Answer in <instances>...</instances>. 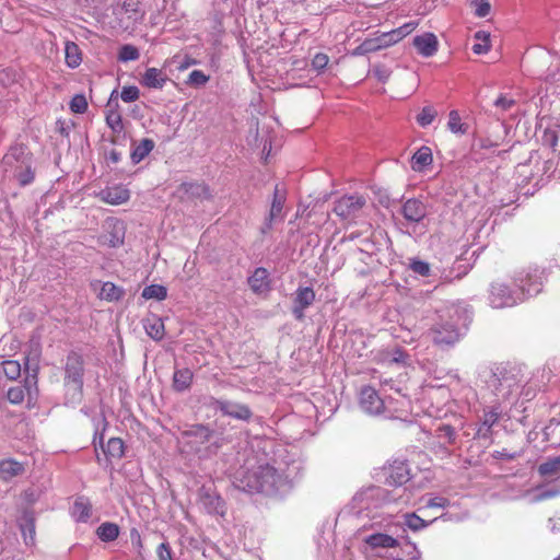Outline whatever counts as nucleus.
<instances>
[{"instance_id": "obj_27", "label": "nucleus", "mask_w": 560, "mask_h": 560, "mask_svg": "<svg viewBox=\"0 0 560 560\" xmlns=\"http://www.w3.org/2000/svg\"><path fill=\"white\" fill-rule=\"evenodd\" d=\"M178 192L182 197L187 196L191 198H208L210 197L209 188L200 183H183Z\"/></svg>"}, {"instance_id": "obj_8", "label": "nucleus", "mask_w": 560, "mask_h": 560, "mask_svg": "<svg viewBox=\"0 0 560 560\" xmlns=\"http://www.w3.org/2000/svg\"><path fill=\"white\" fill-rule=\"evenodd\" d=\"M489 301L494 308L511 307L521 303L522 296L517 290L512 291L502 282H493L490 287Z\"/></svg>"}, {"instance_id": "obj_37", "label": "nucleus", "mask_w": 560, "mask_h": 560, "mask_svg": "<svg viewBox=\"0 0 560 560\" xmlns=\"http://www.w3.org/2000/svg\"><path fill=\"white\" fill-rule=\"evenodd\" d=\"M474 38L476 43L471 49L476 55H483L490 50V35L485 31H478L475 33Z\"/></svg>"}, {"instance_id": "obj_12", "label": "nucleus", "mask_w": 560, "mask_h": 560, "mask_svg": "<svg viewBox=\"0 0 560 560\" xmlns=\"http://www.w3.org/2000/svg\"><path fill=\"white\" fill-rule=\"evenodd\" d=\"M211 407L221 411L222 415L237 420L248 421L253 416L248 406L234 401L212 399Z\"/></svg>"}, {"instance_id": "obj_20", "label": "nucleus", "mask_w": 560, "mask_h": 560, "mask_svg": "<svg viewBox=\"0 0 560 560\" xmlns=\"http://www.w3.org/2000/svg\"><path fill=\"white\" fill-rule=\"evenodd\" d=\"M413 46L423 57H432L439 49V40L433 33H424L413 38Z\"/></svg>"}, {"instance_id": "obj_50", "label": "nucleus", "mask_w": 560, "mask_h": 560, "mask_svg": "<svg viewBox=\"0 0 560 560\" xmlns=\"http://www.w3.org/2000/svg\"><path fill=\"white\" fill-rule=\"evenodd\" d=\"M70 109L77 114H83L88 109V102L84 95L77 94L70 101Z\"/></svg>"}, {"instance_id": "obj_46", "label": "nucleus", "mask_w": 560, "mask_h": 560, "mask_svg": "<svg viewBox=\"0 0 560 560\" xmlns=\"http://www.w3.org/2000/svg\"><path fill=\"white\" fill-rule=\"evenodd\" d=\"M106 124L114 132H120L124 129L121 115L116 109L107 112Z\"/></svg>"}, {"instance_id": "obj_29", "label": "nucleus", "mask_w": 560, "mask_h": 560, "mask_svg": "<svg viewBox=\"0 0 560 560\" xmlns=\"http://www.w3.org/2000/svg\"><path fill=\"white\" fill-rule=\"evenodd\" d=\"M194 374L192 372L185 369H177L173 375V387L176 392H184L188 389L191 385Z\"/></svg>"}, {"instance_id": "obj_30", "label": "nucleus", "mask_w": 560, "mask_h": 560, "mask_svg": "<svg viewBox=\"0 0 560 560\" xmlns=\"http://www.w3.org/2000/svg\"><path fill=\"white\" fill-rule=\"evenodd\" d=\"M433 161L432 152L428 147H421L412 156L411 167L416 172H421Z\"/></svg>"}, {"instance_id": "obj_9", "label": "nucleus", "mask_w": 560, "mask_h": 560, "mask_svg": "<svg viewBox=\"0 0 560 560\" xmlns=\"http://www.w3.org/2000/svg\"><path fill=\"white\" fill-rule=\"evenodd\" d=\"M365 203L366 199L362 195L342 196L335 202L334 212L341 219H351L361 211Z\"/></svg>"}, {"instance_id": "obj_16", "label": "nucleus", "mask_w": 560, "mask_h": 560, "mask_svg": "<svg viewBox=\"0 0 560 560\" xmlns=\"http://www.w3.org/2000/svg\"><path fill=\"white\" fill-rule=\"evenodd\" d=\"M360 406L365 412L370 415H380L384 411L385 408L384 400L371 386H365L361 389Z\"/></svg>"}, {"instance_id": "obj_56", "label": "nucleus", "mask_w": 560, "mask_h": 560, "mask_svg": "<svg viewBox=\"0 0 560 560\" xmlns=\"http://www.w3.org/2000/svg\"><path fill=\"white\" fill-rule=\"evenodd\" d=\"M159 560H173L172 549L168 542H162L156 549Z\"/></svg>"}, {"instance_id": "obj_64", "label": "nucleus", "mask_w": 560, "mask_h": 560, "mask_svg": "<svg viewBox=\"0 0 560 560\" xmlns=\"http://www.w3.org/2000/svg\"><path fill=\"white\" fill-rule=\"evenodd\" d=\"M373 39L376 42L377 50H381V49H384V48H387V47L390 46L388 40H386V38H384L383 34L377 36V37H375V38H373Z\"/></svg>"}, {"instance_id": "obj_34", "label": "nucleus", "mask_w": 560, "mask_h": 560, "mask_svg": "<svg viewBox=\"0 0 560 560\" xmlns=\"http://www.w3.org/2000/svg\"><path fill=\"white\" fill-rule=\"evenodd\" d=\"M144 329L154 340H161L165 334L163 320L155 316L144 322Z\"/></svg>"}, {"instance_id": "obj_28", "label": "nucleus", "mask_w": 560, "mask_h": 560, "mask_svg": "<svg viewBox=\"0 0 560 560\" xmlns=\"http://www.w3.org/2000/svg\"><path fill=\"white\" fill-rule=\"evenodd\" d=\"M112 225V231L101 236L102 244L109 247H118L124 243V226L119 222H115Z\"/></svg>"}, {"instance_id": "obj_3", "label": "nucleus", "mask_w": 560, "mask_h": 560, "mask_svg": "<svg viewBox=\"0 0 560 560\" xmlns=\"http://www.w3.org/2000/svg\"><path fill=\"white\" fill-rule=\"evenodd\" d=\"M458 317V310L454 305L439 310L434 324L427 332L429 340L441 349L453 347L462 337L457 326Z\"/></svg>"}, {"instance_id": "obj_59", "label": "nucleus", "mask_w": 560, "mask_h": 560, "mask_svg": "<svg viewBox=\"0 0 560 560\" xmlns=\"http://www.w3.org/2000/svg\"><path fill=\"white\" fill-rule=\"evenodd\" d=\"M15 81V73L11 69L0 70V83L4 86L10 85Z\"/></svg>"}, {"instance_id": "obj_49", "label": "nucleus", "mask_w": 560, "mask_h": 560, "mask_svg": "<svg viewBox=\"0 0 560 560\" xmlns=\"http://www.w3.org/2000/svg\"><path fill=\"white\" fill-rule=\"evenodd\" d=\"M404 525L412 530H419V529L424 528L428 525V523L424 522L421 517H419L415 513H412V514L405 515Z\"/></svg>"}, {"instance_id": "obj_2", "label": "nucleus", "mask_w": 560, "mask_h": 560, "mask_svg": "<svg viewBox=\"0 0 560 560\" xmlns=\"http://www.w3.org/2000/svg\"><path fill=\"white\" fill-rule=\"evenodd\" d=\"M406 529L399 523H389L385 526L383 532H374L364 537V544L371 550H388V549H408L407 555L411 560L420 559V551L416 544L409 541L405 536Z\"/></svg>"}, {"instance_id": "obj_38", "label": "nucleus", "mask_w": 560, "mask_h": 560, "mask_svg": "<svg viewBox=\"0 0 560 560\" xmlns=\"http://www.w3.org/2000/svg\"><path fill=\"white\" fill-rule=\"evenodd\" d=\"M284 201H285L284 192H282L277 185L275 188L273 199H272L271 207H270L269 222H272L275 219L280 217L282 209H283Z\"/></svg>"}, {"instance_id": "obj_6", "label": "nucleus", "mask_w": 560, "mask_h": 560, "mask_svg": "<svg viewBox=\"0 0 560 560\" xmlns=\"http://www.w3.org/2000/svg\"><path fill=\"white\" fill-rule=\"evenodd\" d=\"M396 498L390 491L385 488L373 486L358 492L353 502L361 510H373L383 508L390 502H394Z\"/></svg>"}, {"instance_id": "obj_7", "label": "nucleus", "mask_w": 560, "mask_h": 560, "mask_svg": "<svg viewBox=\"0 0 560 560\" xmlns=\"http://www.w3.org/2000/svg\"><path fill=\"white\" fill-rule=\"evenodd\" d=\"M515 283L518 288L517 293L521 294L523 302L527 296H534L541 291V272L538 268L529 269L527 271L523 270L517 273Z\"/></svg>"}, {"instance_id": "obj_54", "label": "nucleus", "mask_w": 560, "mask_h": 560, "mask_svg": "<svg viewBox=\"0 0 560 560\" xmlns=\"http://www.w3.org/2000/svg\"><path fill=\"white\" fill-rule=\"evenodd\" d=\"M329 57L326 54L318 52L312 59V67L317 72H322L328 65Z\"/></svg>"}, {"instance_id": "obj_43", "label": "nucleus", "mask_w": 560, "mask_h": 560, "mask_svg": "<svg viewBox=\"0 0 560 560\" xmlns=\"http://www.w3.org/2000/svg\"><path fill=\"white\" fill-rule=\"evenodd\" d=\"M140 57L139 49L131 45V44H125L122 45L118 50V60L120 62H128V61H135L138 60Z\"/></svg>"}, {"instance_id": "obj_21", "label": "nucleus", "mask_w": 560, "mask_h": 560, "mask_svg": "<svg viewBox=\"0 0 560 560\" xmlns=\"http://www.w3.org/2000/svg\"><path fill=\"white\" fill-rule=\"evenodd\" d=\"M24 472V464L16 459L4 458L0 460V479L2 481H11L13 478L22 476Z\"/></svg>"}, {"instance_id": "obj_5", "label": "nucleus", "mask_w": 560, "mask_h": 560, "mask_svg": "<svg viewBox=\"0 0 560 560\" xmlns=\"http://www.w3.org/2000/svg\"><path fill=\"white\" fill-rule=\"evenodd\" d=\"M1 165L4 173H10L11 168L15 167L13 176L18 179L21 186H26L33 183L35 176L24 148H12L3 156Z\"/></svg>"}, {"instance_id": "obj_41", "label": "nucleus", "mask_w": 560, "mask_h": 560, "mask_svg": "<svg viewBox=\"0 0 560 560\" xmlns=\"http://www.w3.org/2000/svg\"><path fill=\"white\" fill-rule=\"evenodd\" d=\"M142 298L144 300H156V301H163L167 296V290L164 285L161 284H151L143 289L142 291Z\"/></svg>"}, {"instance_id": "obj_25", "label": "nucleus", "mask_w": 560, "mask_h": 560, "mask_svg": "<svg viewBox=\"0 0 560 560\" xmlns=\"http://www.w3.org/2000/svg\"><path fill=\"white\" fill-rule=\"evenodd\" d=\"M71 515L75 522H88L92 516V504L90 500L85 497L77 498L71 508Z\"/></svg>"}, {"instance_id": "obj_62", "label": "nucleus", "mask_w": 560, "mask_h": 560, "mask_svg": "<svg viewBox=\"0 0 560 560\" xmlns=\"http://www.w3.org/2000/svg\"><path fill=\"white\" fill-rule=\"evenodd\" d=\"M493 457L498 458V459L512 460V459H514L516 457V455L512 454V453H509L506 450H502V451H494L493 452Z\"/></svg>"}, {"instance_id": "obj_1", "label": "nucleus", "mask_w": 560, "mask_h": 560, "mask_svg": "<svg viewBox=\"0 0 560 560\" xmlns=\"http://www.w3.org/2000/svg\"><path fill=\"white\" fill-rule=\"evenodd\" d=\"M301 477V465L292 463L285 469H278L269 464L260 465L245 471L237 479V488L249 493L282 495L288 493Z\"/></svg>"}, {"instance_id": "obj_15", "label": "nucleus", "mask_w": 560, "mask_h": 560, "mask_svg": "<svg viewBox=\"0 0 560 560\" xmlns=\"http://www.w3.org/2000/svg\"><path fill=\"white\" fill-rule=\"evenodd\" d=\"M505 415L500 404H494L490 407L483 408L481 425L477 430V435L482 439L490 438L492 427L495 425Z\"/></svg>"}, {"instance_id": "obj_47", "label": "nucleus", "mask_w": 560, "mask_h": 560, "mask_svg": "<svg viewBox=\"0 0 560 560\" xmlns=\"http://www.w3.org/2000/svg\"><path fill=\"white\" fill-rule=\"evenodd\" d=\"M7 398L11 404L19 405L25 398V386L16 385L10 387L7 392Z\"/></svg>"}, {"instance_id": "obj_32", "label": "nucleus", "mask_w": 560, "mask_h": 560, "mask_svg": "<svg viewBox=\"0 0 560 560\" xmlns=\"http://www.w3.org/2000/svg\"><path fill=\"white\" fill-rule=\"evenodd\" d=\"M417 26V23L409 22L401 25L398 28L392 30L390 32L383 33L384 38L388 40L389 45H395L410 34Z\"/></svg>"}, {"instance_id": "obj_53", "label": "nucleus", "mask_w": 560, "mask_h": 560, "mask_svg": "<svg viewBox=\"0 0 560 560\" xmlns=\"http://www.w3.org/2000/svg\"><path fill=\"white\" fill-rule=\"evenodd\" d=\"M410 269L422 277H428L430 275L431 268L427 261L413 259L410 262Z\"/></svg>"}, {"instance_id": "obj_19", "label": "nucleus", "mask_w": 560, "mask_h": 560, "mask_svg": "<svg viewBox=\"0 0 560 560\" xmlns=\"http://www.w3.org/2000/svg\"><path fill=\"white\" fill-rule=\"evenodd\" d=\"M91 287L93 290H96L100 287L97 298L107 302H117L125 295V290L110 281L101 282L95 280L91 282Z\"/></svg>"}, {"instance_id": "obj_51", "label": "nucleus", "mask_w": 560, "mask_h": 560, "mask_svg": "<svg viewBox=\"0 0 560 560\" xmlns=\"http://www.w3.org/2000/svg\"><path fill=\"white\" fill-rule=\"evenodd\" d=\"M209 75L205 74L201 70H194L188 75L187 84L192 86H202L209 81Z\"/></svg>"}, {"instance_id": "obj_23", "label": "nucleus", "mask_w": 560, "mask_h": 560, "mask_svg": "<svg viewBox=\"0 0 560 560\" xmlns=\"http://www.w3.org/2000/svg\"><path fill=\"white\" fill-rule=\"evenodd\" d=\"M101 199L109 205H121L129 200L130 192L122 186H115L103 189L100 192Z\"/></svg>"}, {"instance_id": "obj_22", "label": "nucleus", "mask_w": 560, "mask_h": 560, "mask_svg": "<svg viewBox=\"0 0 560 560\" xmlns=\"http://www.w3.org/2000/svg\"><path fill=\"white\" fill-rule=\"evenodd\" d=\"M248 284L257 294L267 293L270 290L269 272L265 268H256L248 278Z\"/></svg>"}, {"instance_id": "obj_45", "label": "nucleus", "mask_w": 560, "mask_h": 560, "mask_svg": "<svg viewBox=\"0 0 560 560\" xmlns=\"http://www.w3.org/2000/svg\"><path fill=\"white\" fill-rule=\"evenodd\" d=\"M21 364L15 360H7L2 363V372L9 380H16L21 375Z\"/></svg>"}, {"instance_id": "obj_58", "label": "nucleus", "mask_w": 560, "mask_h": 560, "mask_svg": "<svg viewBox=\"0 0 560 560\" xmlns=\"http://www.w3.org/2000/svg\"><path fill=\"white\" fill-rule=\"evenodd\" d=\"M24 540L26 545L34 542L35 536V525L33 521L27 522L25 526L22 527Z\"/></svg>"}, {"instance_id": "obj_57", "label": "nucleus", "mask_w": 560, "mask_h": 560, "mask_svg": "<svg viewBox=\"0 0 560 560\" xmlns=\"http://www.w3.org/2000/svg\"><path fill=\"white\" fill-rule=\"evenodd\" d=\"M491 11V5L488 0H479L476 2L475 14L479 18H486Z\"/></svg>"}, {"instance_id": "obj_63", "label": "nucleus", "mask_w": 560, "mask_h": 560, "mask_svg": "<svg viewBox=\"0 0 560 560\" xmlns=\"http://www.w3.org/2000/svg\"><path fill=\"white\" fill-rule=\"evenodd\" d=\"M362 45L365 48L366 54L372 52V51H377L376 42L373 38L365 39L362 43Z\"/></svg>"}, {"instance_id": "obj_17", "label": "nucleus", "mask_w": 560, "mask_h": 560, "mask_svg": "<svg viewBox=\"0 0 560 560\" xmlns=\"http://www.w3.org/2000/svg\"><path fill=\"white\" fill-rule=\"evenodd\" d=\"M385 482L389 486L399 487L406 483L410 478L407 464L401 460H395L385 467Z\"/></svg>"}, {"instance_id": "obj_44", "label": "nucleus", "mask_w": 560, "mask_h": 560, "mask_svg": "<svg viewBox=\"0 0 560 560\" xmlns=\"http://www.w3.org/2000/svg\"><path fill=\"white\" fill-rule=\"evenodd\" d=\"M438 115V112L433 106H424L421 112L417 115V122L421 127H428L433 122Z\"/></svg>"}, {"instance_id": "obj_61", "label": "nucleus", "mask_w": 560, "mask_h": 560, "mask_svg": "<svg viewBox=\"0 0 560 560\" xmlns=\"http://www.w3.org/2000/svg\"><path fill=\"white\" fill-rule=\"evenodd\" d=\"M448 504V500L443 497H434L429 499L428 508H445Z\"/></svg>"}, {"instance_id": "obj_11", "label": "nucleus", "mask_w": 560, "mask_h": 560, "mask_svg": "<svg viewBox=\"0 0 560 560\" xmlns=\"http://www.w3.org/2000/svg\"><path fill=\"white\" fill-rule=\"evenodd\" d=\"M315 291L310 287H299L292 301V315L296 320H303L305 317V310L315 302Z\"/></svg>"}, {"instance_id": "obj_31", "label": "nucleus", "mask_w": 560, "mask_h": 560, "mask_svg": "<svg viewBox=\"0 0 560 560\" xmlns=\"http://www.w3.org/2000/svg\"><path fill=\"white\" fill-rule=\"evenodd\" d=\"M66 63L69 68L75 69L82 62L81 49L74 42L68 40L65 45Z\"/></svg>"}, {"instance_id": "obj_18", "label": "nucleus", "mask_w": 560, "mask_h": 560, "mask_svg": "<svg viewBox=\"0 0 560 560\" xmlns=\"http://www.w3.org/2000/svg\"><path fill=\"white\" fill-rule=\"evenodd\" d=\"M199 502L209 514H223V500L210 488L202 486L199 490Z\"/></svg>"}, {"instance_id": "obj_48", "label": "nucleus", "mask_w": 560, "mask_h": 560, "mask_svg": "<svg viewBox=\"0 0 560 560\" xmlns=\"http://www.w3.org/2000/svg\"><path fill=\"white\" fill-rule=\"evenodd\" d=\"M516 104L515 100L508 97L505 94H500L499 97L494 101L495 108L502 115L505 112L511 110Z\"/></svg>"}, {"instance_id": "obj_13", "label": "nucleus", "mask_w": 560, "mask_h": 560, "mask_svg": "<svg viewBox=\"0 0 560 560\" xmlns=\"http://www.w3.org/2000/svg\"><path fill=\"white\" fill-rule=\"evenodd\" d=\"M504 372L505 369L497 368L489 381V386L493 387L498 396L506 399L517 389V383L514 377L506 376Z\"/></svg>"}, {"instance_id": "obj_24", "label": "nucleus", "mask_w": 560, "mask_h": 560, "mask_svg": "<svg viewBox=\"0 0 560 560\" xmlns=\"http://www.w3.org/2000/svg\"><path fill=\"white\" fill-rule=\"evenodd\" d=\"M167 81V75L158 68H148L141 79V84L149 89L161 90Z\"/></svg>"}, {"instance_id": "obj_14", "label": "nucleus", "mask_w": 560, "mask_h": 560, "mask_svg": "<svg viewBox=\"0 0 560 560\" xmlns=\"http://www.w3.org/2000/svg\"><path fill=\"white\" fill-rule=\"evenodd\" d=\"M400 213L408 224H419L427 218L428 208L420 199L410 198L402 203Z\"/></svg>"}, {"instance_id": "obj_35", "label": "nucleus", "mask_w": 560, "mask_h": 560, "mask_svg": "<svg viewBox=\"0 0 560 560\" xmlns=\"http://www.w3.org/2000/svg\"><path fill=\"white\" fill-rule=\"evenodd\" d=\"M96 534L102 541H114L119 536V527L115 523L105 522L97 527Z\"/></svg>"}, {"instance_id": "obj_60", "label": "nucleus", "mask_w": 560, "mask_h": 560, "mask_svg": "<svg viewBox=\"0 0 560 560\" xmlns=\"http://www.w3.org/2000/svg\"><path fill=\"white\" fill-rule=\"evenodd\" d=\"M373 74L382 82L388 80L390 75V71L384 66H375L373 69Z\"/></svg>"}, {"instance_id": "obj_40", "label": "nucleus", "mask_w": 560, "mask_h": 560, "mask_svg": "<svg viewBox=\"0 0 560 560\" xmlns=\"http://www.w3.org/2000/svg\"><path fill=\"white\" fill-rule=\"evenodd\" d=\"M105 455L109 458H120L124 455V442L119 438H112L108 440L105 447H103Z\"/></svg>"}, {"instance_id": "obj_39", "label": "nucleus", "mask_w": 560, "mask_h": 560, "mask_svg": "<svg viewBox=\"0 0 560 560\" xmlns=\"http://www.w3.org/2000/svg\"><path fill=\"white\" fill-rule=\"evenodd\" d=\"M447 128L452 133L455 135H465L468 131V125L462 121L457 110L450 112Z\"/></svg>"}, {"instance_id": "obj_42", "label": "nucleus", "mask_w": 560, "mask_h": 560, "mask_svg": "<svg viewBox=\"0 0 560 560\" xmlns=\"http://www.w3.org/2000/svg\"><path fill=\"white\" fill-rule=\"evenodd\" d=\"M538 471L544 477L557 476L560 474V457H553L540 464Z\"/></svg>"}, {"instance_id": "obj_52", "label": "nucleus", "mask_w": 560, "mask_h": 560, "mask_svg": "<svg viewBox=\"0 0 560 560\" xmlns=\"http://www.w3.org/2000/svg\"><path fill=\"white\" fill-rule=\"evenodd\" d=\"M140 91L135 85L124 86L120 93V97L125 103H131L139 98Z\"/></svg>"}, {"instance_id": "obj_36", "label": "nucleus", "mask_w": 560, "mask_h": 560, "mask_svg": "<svg viewBox=\"0 0 560 560\" xmlns=\"http://www.w3.org/2000/svg\"><path fill=\"white\" fill-rule=\"evenodd\" d=\"M154 148V142L151 139H142L132 150L131 160L133 163L141 162Z\"/></svg>"}, {"instance_id": "obj_10", "label": "nucleus", "mask_w": 560, "mask_h": 560, "mask_svg": "<svg viewBox=\"0 0 560 560\" xmlns=\"http://www.w3.org/2000/svg\"><path fill=\"white\" fill-rule=\"evenodd\" d=\"M183 436L190 447L199 452L201 447L209 443L214 435V431L203 424H194L183 431Z\"/></svg>"}, {"instance_id": "obj_33", "label": "nucleus", "mask_w": 560, "mask_h": 560, "mask_svg": "<svg viewBox=\"0 0 560 560\" xmlns=\"http://www.w3.org/2000/svg\"><path fill=\"white\" fill-rule=\"evenodd\" d=\"M435 436L441 444L448 446L455 444L457 433L452 425L442 423L435 429Z\"/></svg>"}, {"instance_id": "obj_26", "label": "nucleus", "mask_w": 560, "mask_h": 560, "mask_svg": "<svg viewBox=\"0 0 560 560\" xmlns=\"http://www.w3.org/2000/svg\"><path fill=\"white\" fill-rule=\"evenodd\" d=\"M121 9L132 23L142 22L145 16V11L139 0H125Z\"/></svg>"}, {"instance_id": "obj_4", "label": "nucleus", "mask_w": 560, "mask_h": 560, "mask_svg": "<svg viewBox=\"0 0 560 560\" xmlns=\"http://www.w3.org/2000/svg\"><path fill=\"white\" fill-rule=\"evenodd\" d=\"M65 380L67 396L72 404L80 402L83 396L84 359L77 351L67 354L65 363Z\"/></svg>"}, {"instance_id": "obj_55", "label": "nucleus", "mask_w": 560, "mask_h": 560, "mask_svg": "<svg viewBox=\"0 0 560 560\" xmlns=\"http://www.w3.org/2000/svg\"><path fill=\"white\" fill-rule=\"evenodd\" d=\"M559 141L558 133L555 130H546L542 136V143L555 151Z\"/></svg>"}]
</instances>
